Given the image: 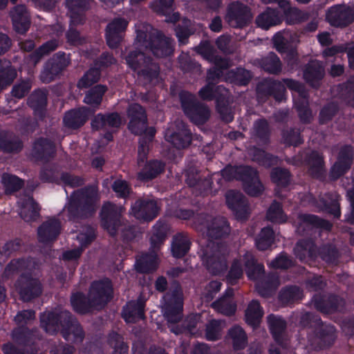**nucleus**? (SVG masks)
I'll return each mask as SVG.
<instances>
[{
    "instance_id": "obj_1",
    "label": "nucleus",
    "mask_w": 354,
    "mask_h": 354,
    "mask_svg": "<svg viewBox=\"0 0 354 354\" xmlns=\"http://www.w3.org/2000/svg\"><path fill=\"white\" fill-rule=\"evenodd\" d=\"M162 311L171 333L175 335L192 333L197 322L194 317L187 318L178 324L183 316L184 295L178 281L174 280L161 299Z\"/></svg>"
},
{
    "instance_id": "obj_2",
    "label": "nucleus",
    "mask_w": 354,
    "mask_h": 354,
    "mask_svg": "<svg viewBox=\"0 0 354 354\" xmlns=\"http://www.w3.org/2000/svg\"><path fill=\"white\" fill-rule=\"evenodd\" d=\"M99 199L98 189L93 185H87L73 191L66 205L68 220L91 217L96 211Z\"/></svg>"
},
{
    "instance_id": "obj_3",
    "label": "nucleus",
    "mask_w": 354,
    "mask_h": 354,
    "mask_svg": "<svg viewBox=\"0 0 354 354\" xmlns=\"http://www.w3.org/2000/svg\"><path fill=\"white\" fill-rule=\"evenodd\" d=\"M220 173L225 181L230 182L234 179L241 180L243 191L250 196L258 197L264 191V186L259 178L258 171L251 166H233L228 164L220 171Z\"/></svg>"
},
{
    "instance_id": "obj_4",
    "label": "nucleus",
    "mask_w": 354,
    "mask_h": 354,
    "mask_svg": "<svg viewBox=\"0 0 354 354\" xmlns=\"http://www.w3.org/2000/svg\"><path fill=\"white\" fill-rule=\"evenodd\" d=\"M296 257L301 262L315 261L319 258L327 264H336L339 252L332 243H324L317 246L310 239L299 240L294 248Z\"/></svg>"
},
{
    "instance_id": "obj_5",
    "label": "nucleus",
    "mask_w": 354,
    "mask_h": 354,
    "mask_svg": "<svg viewBox=\"0 0 354 354\" xmlns=\"http://www.w3.org/2000/svg\"><path fill=\"white\" fill-rule=\"evenodd\" d=\"M182 110L193 124L203 125L210 117V110L192 93L183 90L178 94Z\"/></svg>"
},
{
    "instance_id": "obj_6",
    "label": "nucleus",
    "mask_w": 354,
    "mask_h": 354,
    "mask_svg": "<svg viewBox=\"0 0 354 354\" xmlns=\"http://www.w3.org/2000/svg\"><path fill=\"white\" fill-rule=\"evenodd\" d=\"M123 210L122 206L109 201L105 202L102 206L100 225L112 237L118 235L120 226L126 219L122 216Z\"/></svg>"
},
{
    "instance_id": "obj_7",
    "label": "nucleus",
    "mask_w": 354,
    "mask_h": 354,
    "mask_svg": "<svg viewBox=\"0 0 354 354\" xmlns=\"http://www.w3.org/2000/svg\"><path fill=\"white\" fill-rule=\"evenodd\" d=\"M253 19L250 7L239 1L230 3L224 16L225 22L233 28H243L250 25Z\"/></svg>"
},
{
    "instance_id": "obj_8",
    "label": "nucleus",
    "mask_w": 354,
    "mask_h": 354,
    "mask_svg": "<svg viewBox=\"0 0 354 354\" xmlns=\"http://www.w3.org/2000/svg\"><path fill=\"white\" fill-rule=\"evenodd\" d=\"M15 288L19 298L24 302H29L39 297L43 292V285L40 279L34 277L32 273L23 272L15 281Z\"/></svg>"
},
{
    "instance_id": "obj_9",
    "label": "nucleus",
    "mask_w": 354,
    "mask_h": 354,
    "mask_svg": "<svg viewBox=\"0 0 354 354\" xmlns=\"http://www.w3.org/2000/svg\"><path fill=\"white\" fill-rule=\"evenodd\" d=\"M71 322V313L67 310L59 313L50 310L40 314L39 326L48 335H55L62 330L64 326H68Z\"/></svg>"
},
{
    "instance_id": "obj_10",
    "label": "nucleus",
    "mask_w": 354,
    "mask_h": 354,
    "mask_svg": "<svg viewBox=\"0 0 354 354\" xmlns=\"http://www.w3.org/2000/svg\"><path fill=\"white\" fill-rule=\"evenodd\" d=\"M70 59L64 52L55 53L44 64L39 78L41 82L48 84L54 81L69 65Z\"/></svg>"
},
{
    "instance_id": "obj_11",
    "label": "nucleus",
    "mask_w": 354,
    "mask_h": 354,
    "mask_svg": "<svg viewBox=\"0 0 354 354\" xmlns=\"http://www.w3.org/2000/svg\"><path fill=\"white\" fill-rule=\"evenodd\" d=\"M11 337L17 346L35 354L37 343L42 339V335L37 327L30 328L27 326H18L12 330Z\"/></svg>"
},
{
    "instance_id": "obj_12",
    "label": "nucleus",
    "mask_w": 354,
    "mask_h": 354,
    "mask_svg": "<svg viewBox=\"0 0 354 354\" xmlns=\"http://www.w3.org/2000/svg\"><path fill=\"white\" fill-rule=\"evenodd\" d=\"M147 49L157 58H166L174 55L176 42L174 39L166 36L162 31L151 33V41Z\"/></svg>"
},
{
    "instance_id": "obj_13",
    "label": "nucleus",
    "mask_w": 354,
    "mask_h": 354,
    "mask_svg": "<svg viewBox=\"0 0 354 354\" xmlns=\"http://www.w3.org/2000/svg\"><path fill=\"white\" fill-rule=\"evenodd\" d=\"M160 207L152 198H139L131 205L130 213L141 223H149L158 215Z\"/></svg>"
},
{
    "instance_id": "obj_14",
    "label": "nucleus",
    "mask_w": 354,
    "mask_h": 354,
    "mask_svg": "<svg viewBox=\"0 0 354 354\" xmlns=\"http://www.w3.org/2000/svg\"><path fill=\"white\" fill-rule=\"evenodd\" d=\"M129 120L128 129L133 135H141L145 133L148 127V118L146 109L138 103L130 104L127 111Z\"/></svg>"
},
{
    "instance_id": "obj_15",
    "label": "nucleus",
    "mask_w": 354,
    "mask_h": 354,
    "mask_svg": "<svg viewBox=\"0 0 354 354\" xmlns=\"http://www.w3.org/2000/svg\"><path fill=\"white\" fill-rule=\"evenodd\" d=\"M113 288L111 279L104 278L93 281L88 290V295L97 306L104 307L113 298Z\"/></svg>"
},
{
    "instance_id": "obj_16",
    "label": "nucleus",
    "mask_w": 354,
    "mask_h": 354,
    "mask_svg": "<svg viewBox=\"0 0 354 354\" xmlns=\"http://www.w3.org/2000/svg\"><path fill=\"white\" fill-rule=\"evenodd\" d=\"M326 20L333 27L345 28L354 21V10L345 5H334L326 11Z\"/></svg>"
},
{
    "instance_id": "obj_17",
    "label": "nucleus",
    "mask_w": 354,
    "mask_h": 354,
    "mask_svg": "<svg viewBox=\"0 0 354 354\" xmlns=\"http://www.w3.org/2000/svg\"><path fill=\"white\" fill-rule=\"evenodd\" d=\"M354 160V149L351 145L342 146L337 155V160L331 167L330 177L337 180L346 174L353 165Z\"/></svg>"
},
{
    "instance_id": "obj_18",
    "label": "nucleus",
    "mask_w": 354,
    "mask_h": 354,
    "mask_svg": "<svg viewBox=\"0 0 354 354\" xmlns=\"http://www.w3.org/2000/svg\"><path fill=\"white\" fill-rule=\"evenodd\" d=\"M56 153V145L52 139L39 137L33 141L30 155L34 160L47 162L53 159Z\"/></svg>"
},
{
    "instance_id": "obj_19",
    "label": "nucleus",
    "mask_w": 354,
    "mask_h": 354,
    "mask_svg": "<svg viewBox=\"0 0 354 354\" xmlns=\"http://www.w3.org/2000/svg\"><path fill=\"white\" fill-rule=\"evenodd\" d=\"M226 204L239 221L248 219L250 212L248 202L243 194L235 190H229L225 194Z\"/></svg>"
},
{
    "instance_id": "obj_20",
    "label": "nucleus",
    "mask_w": 354,
    "mask_h": 354,
    "mask_svg": "<svg viewBox=\"0 0 354 354\" xmlns=\"http://www.w3.org/2000/svg\"><path fill=\"white\" fill-rule=\"evenodd\" d=\"M227 253L219 246L212 251H206L203 257L206 269L213 275H220L227 268Z\"/></svg>"
},
{
    "instance_id": "obj_21",
    "label": "nucleus",
    "mask_w": 354,
    "mask_h": 354,
    "mask_svg": "<svg viewBox=\"0 0 354 354\" xmlns=\"http://www.w3.org/2000/svg\"><path fill=\"white\" fill-rule=\"evenodd\" d=\"M257 92L259 95L270 97H272L276 102H281L286 100V89L282 82L273 78H264L258 83Z\"/></svg>"
},
{
    "instance_id": "obj_22",
    "label": "nucleus",
    "mask_w": 354,
    "mask_h": 354,
    "mask_svg": "<svg viewBox=\"0 0 354 354\" xmlns=\"http://www.w3.org/2000/svg\"><path fill=\"white\" fill-rule=\"evenodd\" d=\"M62 230V223L56 218H50L43 222L37 229L38 241L48 244L56 241Z\"/></svg>"
},
{
    "instance_id": "obj_23",
    "label": "nucleus",
    "mask_w": 354,
    "mask_h": 354,
    "mask_svg": "<svg viewBox=\"0 0 354 354\" xmlns=\"http://www.w3.org/2000/svg\"><path fill=\"white\" fill-rule=\"evenodd\" d=\"M128 26L124 18H116L110 22L106 28V40L111 48H117L123 39V34Z\"/></svg>"
},
{
    "instance_id": "obj_24",
    "label": "nucleus",
    "mask_w": 354,
    "mask_h": 354,
    "mask_svg": "<svg viewBox=\"0 0 354 354\" xmlns=\"http://www.w3.org/2000/svg\"><path fill=\"white\" fill-rule=\"evenodd\" d=\"M165 137L168 142L178 149L188 147L194 138L191 130L183 122H178L176 125V130L170 134L167 133Z\"/></svg>"
},
{
    "instance_id": "obj_25",
    "label": "nucleus",
    "mask_w": 354,
    "mask_h": 354,
    "mask_svg": "<svg viewBox=\"0 0 354 354\" xmlns=\"http://www.w3.org/2000/svg\"><path fill=\"white\" fill-rule=\"evenodd\" d=\"M270 333L276 344L283 348L287 347L286 339V321L279 315L270 314L267 317Z\"/></svg>"
},
{
    "instance_id": "obj_26",
    "label": "nucleus",
    "mask_w": 354,
    "mask_h": 354,
    "mask_svg": "<svg viewBox=\"0 0 354 354\" xmlns=\"http://www.w3.org/2000/svg\"><path fill=\"white\" fill-rule=\"evenodd\" d=\"M13 29L20 35L26 34L30 28L31 20L25 5H17L10 11Z\"/></svg>"
},
{
    "instance_id": "obj_27",
    "label": "nucleus",
    "mask_w": 354,
    "mask_h": 354,
    "mask_svg": "<svg viewBox=\"0 0 354 354\" xmlns=\"http://www.w3.org/2000/svg\"><path fill=\"white\" fill-rule=\"evenodd\" d=\"M336 338V329L333 325L322 324L314 330L313 343L318 349L330 348L335 343Z\"/></svg>"
},
{
    "instance_id": "obj_28",
    "label": "nucleus",
    "mask_w": 354,
    "mask_h": 354,
    "mask_svg": "<svg viewBox=\"0 0 354 354\" xmlns=\"http://www.w3.org/2000/svg\"><path fill=\"white\" fill-rule=\"evenodd\" d=\"M185 183L189 187L194 188L198 195L205 196L212 192L213 185L212 176L202 178L194 169L187 171Z\"/></svg>"
},
{
    "instance_id": "obj_29",
    "label": "nucleus",
    "mask_w": 354,
    "mask_h": 354,
    "mask_svg": "<svg viewBox=\"0 0 354 354\" xmlns=\"http://www.w3.org/2000/svg\"><path fill=\"white\" fill-rule=\"evenodd\" d=\"M315 205L318 209V212L330 214L336 219H339L341 216L338 196L332 192H327L320 196Z\"/></svg>"
},
{
    "instance_id": "obj_30",
    "label": "nucleus",
    "mask_w": 354,
    "mask_h": 354,
    "mask_svg": "<svg viewBox=\"0 0 354 354\" xmlns=\"http://www.w3.org/2000/svg\"><path fill=\"white\" fill-rule=\"evenodd\" d=\"M300 223L297 226V231L302 235H307L306 232L310 227L322 229L330 231L333 228V224L328 220L320 218L319 216L311 214H302L299 216Z\"/></svg>"
},
{
    "instance_id": "obj_31",
    "label": "nucleus",
    "mask_w": 354,
    "mask_h": 354,
    "mask_svg": "<svg viewBox=\"0 0 354 354\" xmlns=\"http://www.w3.org/2000/svg\"><path fill=\"white\" fill-rule=\"evenodd\" d=\"M21 138L9 131H0V152L6 154H18L24 149Z\"/></svg>"
},
{
    "instance_id": "obj_32",
    "label": "nucleus",
    "mask_w": 354,
    "mask_h": 354,
    "mask_svg": "<svg viewBox=\"0 0 354 354\" xmlns=\"http://www.w3.org/2000/svg\"><path fill=\"white\" fill-rule=\"evenodd\" d=\"M91 110L87 106H81L66 111L63 118L65 127L72 129H78L88 120Z\"/></svg>"
},
{
    "instance_id": "obj_33",
    "label": "nucleus",
    "mask_w": 354,
    "mask_h": 354,
    "mask_svg": "<svg viewBox=\"0 0 354 354\" xmlns=\"http://www.w3.org/2000/svg\"><path fill=\"white\" fill-rule=\"evenodd\" d=\"M158 258L156 251L142 252L136 257L135 270L140 274H151L158 268Z\"/></svg>"
},
{
    "instance_id": "obj_34",
    "label": "nucleus",
    "mask_w": 354,
    "mask_h": 354,
    "mask_svg": "<svg viewBox=\"0 0 354 354\" xmlns=\"http://www.w3.org/2000/svg\"><path fill=\"white\" fill-rule=\"evenodd\" d=\"M142 167L138 173V178L142 182H149L162 174L165 169V163L161 160H146Z\"/></svg>"
},
{
    "instance_id": "obj_35",
    "label": "nucleus",
    "mask_w": 354,
    "mask_h": 354,
    "mask_svg": "<svg viewBox=\"0 0 354 354\" xmlns=\"http://www.w3.org/2000/svg\"><path fill=\"white\" fill-rule=\"evenodd\" d=\"M231 231L230 223L223 216L213 218L207 225V235L212 239H221L227 237Z\"/></svg>"
},
{
    "instance_id": "obj_36",
    "label": "nucleus",
    "mask_w": 354,
    "mask_h": 354,
    "mask_svg": "<svg viewBox=\"0 0 354 354\" xmlns=\"http://www.w3.org/2000/svg\"><path fill=\"white\" fill-rule=\"evenodd\" d=\"M70 301L73 310L80 315L88 314L97 307L91 297L81 291L73 293Z\"/></svg>"
},
{
    "instance_id": "obj_37",
    "label": "nucleus",
    "mask_w": 354,
    "mask_h": 354,
    "mask_svg": "<svg viewBox=\"0 0 354 354\" xmlns=\"http://www.w3.org/2000/svg\"><path fill=\"white\" fill-rule=\"evenodd\" d=\"M122 124V118L118 112H111L95 115L91 120V124L93 130L98 131L106 127L110 128H119Z\"/></svg>"
},
{
    "instance_id": "obj_38",
    "label": "nucleus",
    "mask_w": 354,
    "mask_h": 354,
    "mask_svg": "<svg viewBox=\"0 0 354 354\" xmlns=\"http://www.w3.org/2000/svg\"><path fill=\"white\" fill-rule=\"evenodd\" d=\"M145 302L141 299L129 301L122 310V317L127 323H136L143 319Z\"/></svg>"
},
{
    "instance_id": "obj_39",
    "label": "nucleus",
    "mask_w": 354,
    "mask_h": 354,
    "mask_svg": "<svg viewBox=\"0 0 354 354\" xmlns=\"http://www.w3.org/2000/svg\"><path fill=\"white\" fill-rule=\"evenodd\" d=\"M156 133V128L150 127L148 130L140 136L138 147V164L141 166L142 163L147 160L149 152L152 147V142Z\"/></svg>"
},
{
    "instance_id": "obj_40",
    "label": "nucleus",
    "mask_w": 354,
    "mask_h": 354,
    "mask_svg": "<svg viewBox=\"0 0 354 354\" xmlns=\"http://www.w3.org/2000/svg\"><path fill=\"white\" fill-rule=\"evenodd\" d=\"M325 74L324 68L317 61L308 63L304 70V79L313 88H318Z\"/></svg>"
},
{
    "instance_id": "obj_41",
    "label": "nucleus",
    "mask_w": 354,
    "mask_h": 354,
    "mask_svg": "<svg viewBox=\"0 0 354 354\" xmlns=\"http://www.w3.org/2000/svg\"><path fill=\"white\" fill-rule=\"evenodd\" d=\"M339 298L338 296L331 295L327 298L323 295H315L312 298V303L316 310L318 311L329 314L336 312L339 306Z\"/></svg>"
},
{
    "instance_id": "obj_42",
    "label": "nucleus",
    "mask_w": 354,
    "mask_h": 354,
    "mask_svg": "<svg viewBox=\"0 0 354 354\" xmlns=\"http://www.w3.org/2000/svg\"><path fill=\"white\" fill-rule=\"evenodd\" d=\"M36 266L35 260L31 257L13 259L6 265L5 272L8 274L18 272H29L32 274Z\"/></svg>"
},
{
    "instance_id": "obj_43",
    "label": "nucleus",
    "mask_w": 354,
    "mask_h": 354,
    "mask_svg": "<svg viewBox=\"0 0 354 354\" xmlns=\"http://www.w3.org/2000/svg\"><path fill=\"white\" fill-rule=\"evenodd\" d=\"M169 231L168 225L165 221L158 220L153 226L150 237V249L157 252L166 241Z\"/></svg>"
},
{
    "instance_id": "obj_44",
    "label": "nucleus",
    "mask_w": 354,
    "mask_h": 354,
    "mask_svg": "<svg viewBox=\"0 0 354 354\" xmlns=\"http://www.w3.org/2000/svg\"><path fill=\"white\" fill-rule=\"evenodd\" d=\"M304 297L302 289L296 285L283 287L279 292L278 299L284 306H289L300 301Z\"/></svg>"
},
{
    "instance_id": "obj_45",
    "label": "nucleus",
    "mask_w": 354,
    "mask_h": 354,
    "mask_svg": "<svg viewBox=\"0 0 354 354\" xmlns=\"http://www.w3.org/2000/svg\"><path fill=\"white\" fill-rule=\"evenodd\" d=\"M227 91H221L216 98V109L220 115L221 119L225 123H230L234 120V114L230 106L229 98L227 95Z\"/></svg>"
},
{
    "instance_id": "obj_46",
    "label": "nucleus",
    "mask_w": 354,
    "mask_h": 354,
    "mask_svg": "<svg viewBox=\"0 0 354 354\" xmlns=\"http://www.w3.org/2000/svg\"><path fill=\"white\" fill-rule=\"evenodd\" d=\"M281 21L280 12L277 9L268 8L257 17L255 23L258 27L268 30L272 26L279 24Z\"/></svg>"
},
{
    "instance_id": "obj_47",
    "label": "nucleus",
    "mask_w": 354,
    "mask_h": 354,
    "mask_svg": "<svg viewBox=\"0 0 354 354\" xmlns=\"http://www.w3.org/2000/svg\"><path fill=\"white\" fill-rule=\"evenodd\" d=\"M65 6L71 19L82 24L83 15L90 8V1L65 0Z\"/></svg>"
},
{
    "instance_id": "obj_48",
    "label": "nucleus",
    "mask_w": 354,
    "mask_h": 354,
    "mask_svg": "<svg viewBox=\"0 0 354 354\" xmlns=\"http://www.w3.org/2000/svg\"><path fill=\"white\" fill-rule=\"evenodd\" d=\"M253 136L262 145L270 144L271 129L266 119L260 118L255 120L253 124Z\"/></svg>"
},
{
    "instance_id": "obj_49",
    "label": "nucleus",
    "mask_w": 354,
    "mask_h": 354,
    "mask_svg": "<svg viewBox=\"0 0 354 354\" xmlns=\"http://www.w3.org/2000/svg\"><path fill=\"white\" fill-rule=\"evenodd\" d=\"M243 261L246 274L250 279H254L265 272L263 263H259L252 252L247 251L243 256Z\"/></svg>"
},
{
    "instance_id": "obj_50",
    "label": "nucleus",
    "mask_w": 354,
    "mask_h": 354,
    "mask_svg": "<svg viewBox=\"0 0 354 354\" xmlns=\"http://www.w3.org/2000/svg\"><path fill=\"white\" fill-rule=\"evenodd\" d=\"M107 91L108 87L104 84H99L90 87L85 93L83 102L93 108H98Z\"/></svg>"
},
{
    "instance_id": "obj_51",
    "label": "nucleus",
    "mask_w": 354,
    "mask_h": 354,
    "mask_svg": "<svg viewBox=\"0 0 354 354\" xmlns=\"http://www.w3.org/2000/svg\"><path fill=\"white\" fill-rule=\"evenodd\" d=\"M48 100V93L46 91L38 88L35 90L28 98V105L34 111L35 114L43 115Z\"/></svg>"
},
{
    "instance_id": "obj_52",
    "label": "nucleus",
    "mask_w": 354,
    "mask_h": 354,
    "mask_svg": "<svg viewBox=\"0 0 354 354\" xmlns=\"http://www.w3.org/2000/svg\"><path fill=\"white\" fill-rule=\"evenodd\" d=\"M191 241L187 234L183 233L176 234L172 240L171 254L176 259L185 257L189 252Z\"/></svg>"
},
{
    "instance_id": "obj_53",
    "label": "nucleus",
    "mask_w": 354,
    "mask_h": 354,
    "mask_svg": "<svg viewBox=\"0 0 354 354\" xmlns=\"http://www.w3.org/2000/svg\"><path fill=\"white\" fill-rule=\"evenodd\" d=\"M263 310L258 300L252 299L245 312V320L248 325L256 328L260 324Z\"/></svg>"
},
{
    "instance_id": "obj_54",
    "label": "nucleus",
    "mask_w": 354,
    "mask_h": 354,
    "mask_svg": "<svg viewBox=\"0 0 354 354\" xmlns=\"http://www.w3.org/2000/svg\"><path fill=\"white\" fill-rule=\"evenodd\" d=\"M174 31L179 46H185L189 43V39L195 33L196 29L190 19L184 18L175 26Z\"/></svg>"
},
{
    "instance_id": "obj_55",
    "label": "nucleus",
    "mask_w": 354,
    "mask_h": 354,
    "mask_svg": "<svg viewBox=\"0 0 354 354\" xmlns=\"http://www.w3.org/2000/svg\"><path fill=\"white\" fill-rule=\"evenodd\" d=\"M304 161L309 166V171L313 177L318 178L322 174L324 167V160L322 154L313 150L307 153Z\"/></svg>"
},
{
    "instance_id": "obj_56",
    "label": "nucleus",
    "mask_w": 354,
    "mask_h": 354,
    "mask_svg": "<svg viewBox=\"0 0 354 354\" xmlns=\"http://www.w3.org/2000/svg\"><path fill=\"white\" fill-rule=\"evenodd\" d=\"M259 64L262 70L269 74L279 75L282 71V63L274 52H270L261 57Z\"/></svg>"
},
{
    "instance_id": "obj_57",
    "label": "nucleus",
    "mask_w": 354,
    "mask_h": 354,
    "mask_svg": "<svg viewBox=\"0 0 354 354\" xmlns=\"http://www.w3.org/2000/svg\"><path fill=\"white\" fill-rule=\"evenodd\" d=\"M62 334L66 340H68L72 335L73 337V341L75 343H82L85 337V333L82 326L71 313V322L68 324V326H64Z\"/></svg>"
},
{
    "instance_id": "obj_58",
    "label": "nucleus",
    "mask_w": 354,
    "mask_h": 354,
    "mask_svg": "<svg viewBox=\"0 0 354 354\" xmlns=\"http://www.w3.org/2000/svg\"><path fill=\"white\" fill-rule=\"evenodd\" d=\"M17 75L10 61L0 59V92L10 85Z\"/></svg>"
},
{
    "instance_id": "obj_59",
    "label": "nucleus",
    "mask_w": 354,
    "mask_h": 354,
    "mask_svg": "<svg viewBox=\"0 0 354 354\" xmlns=\"http://www.w3.org/2000/svg\"><path fill=\"white\" fill-rule=\"evenodd\" d=\"M160 72L159 64L152 59V61L147 63L141 70L138 71L137 75L144 81L145 84H150L158 81Z\"/></svg>"
},
{
    "instance_id": "obj_60",
    "label": "nucleus",
    "mask_w": 354,
    "mask_h": 354,
    "mask_svg": "<svg viewBox=\"0 0 354 354\" xmlns=\"http://www.w3.org/2000/svg\"><path fill=\"white\" fill-rule=\"evenodd\" d=\"M152 59L139 50L130 51L125 58L128 66L136 73L141 70L147 63L152 61Z\"/></svg>"
},
{
    "instance_id": "obj_61",
    "label": "nucleus",
    "mask_w": 354,
    "mask_h": 354,
    "mask_svg": "<svg viewBox=\"0 0 354 354\" xmlns=\"http://www.w3.org/2000/svg\"><path fill=\"white\" fill-rule=\"evenodd\" d=\"M119 232L120 238L124 243L137 241L142 235L140 227L131 223L127 219L120 226Z\"/></svg>"
},
{
    "instance_id": "obj_62",
    "label": "nucleus",
    "mask_w": 354,
    "mask_h": 354,
    "mask_svg": "<svg viewBox=\"0 0 354 354\" xmlns=\"http://www.w3.org/2000/svg\"><path fill=\"white\" fill-rule=\"evenodd\" d=\"M252 160L265 168H270L278 163V157L257 147L251 149Z\"/></svg>"
},
{
    "instance_id": "obj_63",
    "label": "nucleus",
    "mask_w": 354,
    "mask_h": 354,
    "mask_svg": "<svg viewBox=\"0 0 354 354\" xmlns=\"http://www.w3.org/2000/svg\"><path fill=\"white\" fill-rule=\"evenodd\" d=\"M40 207L32 197H29L22 205L20 216L26 222H32L39 217Z\"/></svg>"
},
{
    "instance_id": "obj_64",
    "label": "nucleus",
    "mask_w": 354,
    "mask_h": 354,
    "mask_svg": "<svg viewBox=\"0 0 354 354\" xmlns=\"http://www.w3.org/2000/svg\"><path fill=\"white\" fill-rule=\"evenodd\" d=\"M227 335L232 339L234 351L243 350L248 345V336L245 331L240 326L236 325L230 328Z\"/></svg>"
}]
</instances>
